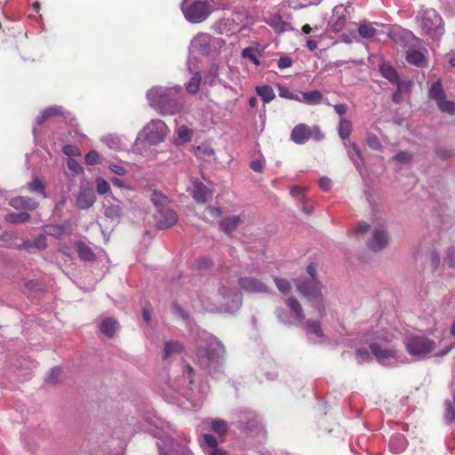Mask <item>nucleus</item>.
I'll return each instance as SVG.
<instances>
[{
    "label": "nucleus",
    "instance_id": "41",
    "mask_svg": "<svg viewBox=\"0 0 455 455\" xmlns=\"http://www.w3.org/2000/svg\"><path fill=\"white\" fill-rule=\"evenodd\" d=\"M322 0H290L289 5L294 9H302L309 5L318 4Z\"/></svg>",
    "mask_w": 455,
    "mask_h": 455
},
{
    "label": "nucleus",
    "instance_id": "48",
    "mask_svg": "<svg viewBox=\"0 0 455 455\" xmlns=\"http://www.w3.org/2000/svg\"><path fill=\"white\" fill-rule=\"evenodd\" d=\"M85 164L88 165H94L100 164V155L95 150H91L89 153L85 155L84 157Z\"/></svg>",
    "mask_w": 455,
    "mask_h": 455
},
{
    "label": "nucleus",
    "instance_id": "12",
    "mask_svg": "<svg viewBox=\"0 0 455 455\" xmlns=\"http://www.w3.org/2000/svg\"><path fill=\"white\" fill-rule=\"evenodd\" d=\"M240 288L245 292L266 293L268 291L267 285L261 280L251 276H242L237 281Z\"/></svg>",
    "mask_w": 455,
    "mask_h": 455
},
{
    "label": "nucleus",
    "instance_id": "44",
    "mask_svg": "<svg viewBox=\"0 0 455 455\" xmlns=\"http://www.w3.org/2000/svg\"><path fill=\"white\" fill-rule=\"evenodd\" d=\"M95 183H96V189H97L98 194L105 195L109 192L110 186L105 179H103L101 177H98L95 180Z\"/></svg>",
    "mask_w": 455,
    "mask_h": 455
},
{
    "label": "nucleus",
    "instance_id": "6",
    "mask_svg": "<svg viewBox=\"0 0 455 455\" xmlns=\"http://www.w3.org/2000/svg\"><path fill=\"white\" fill-rule=\"evenodd\" d=\"M324 138L323 133L317 125L310 127L306 124H299L294 126L291 132V140L296 144H304L312 139L320 141Z\"/></svg>",
    "mask_w": 455,
    "mask_h": 455
},
{
    "label": "nucleus",
    "instance_id": "9",
    "mask_svg": "<svg viewBox=\"0 0 455 455\" xmlns=\"http://www.w3.org/2000/svg\"><path fill=\"white\" fill-rule=\"evenodd\" d=\"M406 347L408 352L411 355H427L433 350L434 341L426 337L415 336L408 339Z\"/></svg>",
    "mask_w": 455,
    "mask_h": 455
},
{
    "label": "nucleus",
    "instance_id": "11",
    "mask_svg": "<svg viewBox=\"0 0 455 455\" xmlns=\"http://www.w3.org/2000/svg\"><path fill=\"white\" fill-rule=\"evenodd\" d=\"M185 17L190 22H200L209 15L208 4L204 2L195 1L183 11Z\"/></svg>",
    "mask_w": 455,
    "mask_h": 455
},
{
    "label": "nucleus",
    "instance_id": "34",
    "mask_svg": "<svg viewBox=\"0 0 455 455\" xmlns=\"http://www.w3.org/2000/svg\"><path fill=\"white\" fill-rule=\"evenodd\" d=\"M429 97L435 100V102L445 97L441 81L438 80L431 85L429 89Z\"/></svg>",
    "mask_w": 455,
    "mask_h": 455
},
{
    "label": "nucleus",
    "instance_id": "51",
    "mask_svg": "<svg viewBox=\"0 0 455 455\" xmlns=\"http://www.w3.org/2000/svg\"><path fill=\"white\" fill-rule=\"evenodd\" d=\"M63 153L68 156H81L79 148L75 145H66L62 148Z\"/></svg>",
    "mask_w": 455,
    "mask_h": 455
},
{
    "label": "nucleus",
    "instance_id": "32",
    "mask_svg": "<svg viewBox=\"0 0 455 455\" xmlns=\"http://www.w3.org/2000/svg\"><path fill=\"white\" fill-rule=\"evenodd\" d=\"M353 124L352 122L346 118H341L338 126L339 136L342 140L347 139L352 132Z\"/></svg>",
    "mask_w": 455,
    "mask_h": 455
},
{
    "label": "nucleus",
    "instance_id": "55",
    "mask_svg": "<svg viewBox=\"0 0 455 455\" xmlns=\"http://www.w3.org/2000/svg\"><path fill=\"white\" fill-rule=\"evenodd\" d=\"M394 83L396 84L397 85V88L396 89H400L402 91V92L403 91H409L410 88L411 87L412 85V82L411 81H409V80H406V81H403V80H401L400 77L398 76V80L397 81H395Z\"/></svg>",
    "mask_w": 455,
    "mask_h": 455
},
{
    "label": "nucleus",
    "instance_id": "36",
    "mask_svg": "<svg viewBox=\"0 0 455 455\" xmlns=\"http://www.w3.org/2000/svg\"><path fill=\"white\" fill-rule=\"evenodd\" d=\"M407 62L420 67L425 62V56L419 51H411L406 55Z\"/></svg>",
    "mask_w": 455,
    "mask_h": 455
},
{
    "label": "nucleus",
    "instance_id": "42",
    "mask_svg": "<svg viewBox=\"0 0 455 455\" xmlns=\"http://www.w3.org/2000/svg\"><path fill=\"white\" fill-rule=\"evenodd\" d=\"M151 201L157 207V209L165 208L169 202L166 196L156 191L152 193Z\"/></svg>",
    "mask_w": 455,
    "mask_h": 455
},
{
    "label": "nucleus",
    "instance_id": "5",
    "mask_svg": "<svg viewBox=\"0 0 455 455\" xmlns=\"http://www.w3.org/2000/svg\"><path fill=\"white\" fill-rule=\"evenodd\" d=\"M422 29L431 36H441L443 32V20L435 9H427L418 16Z\"/></svg>",
    "mask_w": 455,
    "mask_h": 455
},
{
    "label": "nucleus",
    "instance_id": "46",
    "mask_svg": "<svg viewBox=\"0 0 455 455\" xmlns=\"http://www.w3.org/2000/svg\"><path fill=\"white\" fill-rule=\"evenodd\" d=\"M274 281L275 283L276 287L281 292L288 293L291 290V285L288 280L274 277Z\"/></svg>",
    "mask_w": 455,
    "mask_h": 455
},
{
    "label": "nucleus",
    "instance_id": "7",
    "mask_svg": "<svg viewBox=\"0 0 455 455\" xmlns=\"http://www.w3.org/2000/svg\"><path fill=\"white\" fill-rule=\"evenodd\" d=\"M146 140L153 145L163 141L167 134V127L162 120H152L145 127Z\"/></svg>",
    "mask_w": 455,
    "mask_h": 455
},
{
    "label": "nucleus",
    "instance_id": "20",
    "mask_svg": "<svg viewBox=\"0 0 455 455\" xmlns=\"http://www.w3.org/2000/svg\"><path fill=\"white\" fill-rule=\"evenodd\" d=\"M78 257L84 261H93L96 259V255L92 249L83 241H77L75 243Z\"/></svg>",
    "mask_w": 455,
    "mask_h": 455
},
{
    "label": "nucleus",
    "instance_id": "17",
    "mask_svg": "<svg viewBox=\"0 0 455 455\" xmlns=\"http://www.w3.org/2000/svg\"><path fill=\"white\" fill-rule=\"evenodd\" d=\"M96 201L94 191L92 188H85L80 191L76 198V206L81 210L91 208Z\"/></svg>",
    "mask_w": 455,
    "mask_h": 455
},
{
    "label": "nucleus",
    "instance_id": "25",
    "mask_svg": "<svg viewBox=\"0 0 455 455\" xmlns=\"http://www.w3.org/2000/svg\"><path fill=\"white\" fill-rule=\"evenodd\" d=\"M255 90L264 103H269L275 98V92L270 85L257 86Z\"/></svg>",
    "mask_w": 455,
    "mask_h": 455
},
{
    "label": "nucleus",
    "instance_id": "14",
    "mask_svg": "<svg viewBox=\"0 0 455 455\" xmlns=\"http://www.w3.org/2000/svg\"><path fill=\"white\" fill-rule=\"evenodd\" d=\"M210 427L220 436L225 435L228 431V424L225 420L220 419H205L202 422V426L198 427V431H204Z\"/></svg>",
    "mask_w": 455,
    "mask_h": 455
},
{
    "label": "nucleus",
    "instance_id": "23",
    "mask_svg": "<svg viewBox=\"0 0 455 455\" xmlns=\"http://www.w3.org/2000/svg\"><path fill=\"white\" fill-rule=\"evenodd\" d=\"M117 322L113 318H105L100 326V331L108 338H113L117 330Z\"/></svg>",
    "mask_w": 455,
    "mask_h": 455
},
{
    "label": "nucleus",
    "instance_id": "15",
    "mask_svg": "<svg viewBox=\"0 0 455 455\" xmlns=\"http://www.w3.org/2000/svg\"><path fill=\"white\" fill-rule=\"evenodd\" d=\"M8 204L16 210L33 211L39 204L29 196H15L9 200Z\"/></svg>",
    "mask_w": 455,
    "mask_h": 455
},
{
    "label": "nucleus",
    "instance_id": "62",
    "mask_svg": "<svg viewBox=\"0 0 455 455\" xmlns=\"http://www.w3.org/2000/svg\"><path fill=\"white\" fill-rule=\"evenodd\" d=\"M333 108L336 113L340 116L346 115L347 111V106L346 104H337L334 105Z\"/></svg>",
    "mask_w": 455,
    "mask_h": 455
},
{
    "label": "nucleus",
    "instance_id": "18",
    "mask_svg": "<svg viewBox=\"0 0 455 455\" xmlns=\"http://www.w3.org/2000/svg\"><path fill=\"white\" fill-rule=\"evenodd\" d=\"M112 198L116 201L118 204H113L109 201L103 204L104 215L111 220H119L123 214L121 201L117 200L114 196Z\"/></svg>",
    "mask_w": 455,
    "mask_h": 455
},
{
    "label": "nucleus",
    "instance_id": "30",
    "mask_svg": "<svg viewBox=\"0 0 455 455\" xmlns=\"http://www.w3.org/2000/svg\"><path fill=\"white\" fill-rule=\"evenodd\" d=\"M209 189L205 185L202 183H197L195 186V190L193 192V198L201 204H204L207 201V196L209 194Z\"/></svg>",
    "mask_w": 455,
    "mask_h": 455
},
{
    "label": "nucleus",
    "instance_id": "63",
    "mask_svg": "<svg viewBox=\"0 0 455 455\" xmlns=\"http://www.w3.org/2000/svg\"><path fill=\"white\" fill-rule=\"evenodd\" d=\"M219 293L224 298H229L233 294V291L232 289L222 285L219 288Z\"/></svg>",
    "mask_w": 455,
    "mask_h": 455
},
{
    "label": "nucleus",
    "instance_id": "10",
    "mask_svg": "<svg viewBox=\"0 0 455 455\" xmlns=\"http://www.w3.org/2000/svg\"><path fill=\"white\" fill-rule=\"evenodd\" d=\"M370 349L381 364L391 363L393 361H396V350L386 343L373 342L370 345Z\"/></svg>",
    "mask_w": 455,
    "mask_h": 455
},
{
    "label": "nucleus",
    "instance_id": "47",
    "mask_svg": "<svg viewBox=\"0 0 455 455\" xmlns=\"http://www.w3.org/2000/svg\"><path fill=\"white\" fill-rule=\"evenodd\" d=\"M178 136L183 141H189L192 138V131L185 125H181L178 128Z\"/></svg>",
    "mask_w": 455,
    "mask_h": 455
},
{
    "label": "nucleus",
    "instance_id": "27",
    "mask_svg": "<svg viewBox=\"0 0 455 455\" xmlns=\"http://www.w3.org/2000/svg\"><path fill=\"white\" fill-rule=\"evenodd\" d=\"M302 100L308 105H317L323 100V93L318 90L302 92Z\"/></svg>",
    "mask_w": 455,
    "mask_h": 455
},
{
    "label": "nucleus",
    "instance_id": "49",
    "mask_svg": "<svg viewBox=\"0 0 455 455\" xmlns=\"http://www.w3.org/2000/svg\"><path fill=\"white\" fill-rule=\"evenodd\" d=\"M367 144L373 150H381L382 145L379 138L374 134H370L367 137Z\"/></svg>",
    "mask_w": 455,
    "mask_h": 455
},
{
    "label": "nucleus",
    "instance_id": "37",
    "mask_svg": "<svg viewBox=\"0 0 455 455\" xmlns=\"http://www.w3.org/2000/svg\"><path fill=\"white\" fill-rule=\"evenodd\" d=\"M202 76L200 73L196 72L193 75L190 81L187 84V91L188 93L195 94L199 91Z\"/></svg>",
    "mask_w": 455,
    "mask_h": 455
},
{
    "label": "nucleus",
    "instance_id": "26",
    "mask_svg": "<svg viewBox=\"0 0 455 455\" xmlns=\"http://www.w3.org/2000/svg\"><path fill=\"white\" fill-rule=\"evenodd\" d=\"M305 330L306 334L310 338L312 335H315L317 338L323 337V331L321 328L320 323L313 321V320H307L305 323Z\"/></svg>",
    "mask_w": 455,
    "mask_h": 455
},
{
    "label": "nucleus",
    "instance_id": "53",
    "mask_svg": "<svg viewBox=\"0 0 455 455\" xmlns=\"http://www.w3.org/2000/svg\"><path fill=\"white\" fill-rule=\"evenodd\" d=\"M247 418L249 421L244 424V427L250 430H252L253 428H257L259 427V421L256 419V417L253 412H248Z\"/></svg>",
    "mask_w": 455,
    "mask_h": 455
},
{
    "label": "nucleus",
    "instance_id": "40",
    "mask_svg": "<svg viewBox=\"0 0 455 455\" xmlns=\"http://www.w3.org/2000/svg\"><path fill=\"white\" fill-rule=\"evenodd\" d=\"M242 57L250 60L256 66H259L260 64L259 53L257 50L253 48L247 47L243 49L242 52Z\"/></svg>",
    "mask_w": 455,
    "mask_h": 455
},
{
    "label": "nucleus",
    "instance_id": "29",
    "mask_svg": "<svg viewBox=\"0 0 455 455\" xmlns=\"http://www.w3.org/2000/svg\"><path fill=\"white\" fill-rule=\"evenodd\" d=\"M286 305L289 307V308L294 313L295 316L299 320L305 319V315L303 312V308L299 302V300L294 297H289L286 299Z\"/></svg>",
    "mask_w": 455,
    "mask_h": 455
},
{
    "label": "nucleus",
    "instance_id": "52",
    "mask_svg": "<svg viewBox=\"0 0 455 455\" xmlns=\"http://www.w3.org/2000/svg\"><path fill=\"white\" fill-rule=\"evenodd\" d=\"M63 380L61 377V371H52L50 376L46 379L47 384H58Z\"/></svg>",
    "mask_w": 455,
    "mask_h": 455
},
{
    "label": "nucleus",
    "instance_id": "60",
    "mask_svg": "<svg viewBox=\"0 0 455 455\" xmlns=\"http://www.w3.org/2000/svg\"><path fill=\"white\" fill-rule=\"evenodd\" d=\"M206 211L213 218H219L222 214V211H221V209L220 207L208 206L206 208Z\"/></svg>",
    "mask_w": 455,
    "mask_h": 455
},
{
    "label": "nucleus",
    "instance_id": "58",
    "mask_svg": "<svg viewBox=\"0 0 455 455\" xmlns=\"http://www.w3.org/2000/svg\"><path fill=\"white\" fill-rule=\"evenodd\" d=\"M319 187L323 191H329L331 187V180L327 177H323L319 180Z\"/></svg>",
    "mask_w": 455,
    "mask_h": 455
},
{
    "label": "nucleus",
    "instance_id": "31",
    "mask_svg": "<svg viewBox=\"0 0 455 455\" xmlns=\"http://www.w3.org/2000/svg\"><path fill=\"white\" fill-rule=\"evenodd\" d=\"M27 188L30 192H36L40 194L44 198L47 197V194L45 192V184L41 179L37 177L35 178L32 181L28 182Z\"/></svg>",
    "mask_w": 455,
    "mask_h": 455
},
{
    "label": "nucleus",
    "instance_id": "8",
    "mask_svg": "<svg viewBox=\"0 0 455 455\" xmlns=\"http://www.w3.org/2000/svg\"><path fill=\"white\" fill-rule=\"evenodd\" d=\"M52 117H62L64 121L70 125L76 122L75 116L68 111H66L61 106H51L43 110L41 116H37L36 124L42 125Z\"/></svg>",
    "mask_w": 455,
    "mask_h": 455
},
{
    "label": "nucleus",
    "instance_id": "56",
    "mask_svg": "<svg viewBox=\"0 0 455 455\" xmlns=\"http://www.w3.org/2000/svg\"><path fill=\"white\" fill-rule=\"evenodd\" d=\"M277 65L280 69L290 68L292 65V60L288 56L281 57L278 60Z\"/></svg>",
    "mask_w": 455,
    "mask_h": 455
},
{
    "label": "nucleus",
    "instance_id": "16",
    "mask_svg": "<svg viewBox=\"0 0 455 455\" xmlns=\"http://www.w3.org/2000/svg\"><path fill=\"white\" fill-rule=\"evenodd\" d=\"M388 243L386 230L379 228L373 233L372 238L368 241V247L374 251L382 250Z\"/></svg>",
    "mask_w": 455,
    "mask_h": 455
},
{
    "label": "nucleus",
    "instance_id": "45",
    "mask_svg": "<svg viewBox=\"0 0 455 455\" xmlns=\"http://www.w3.org/2000/svg\"><path fill=\"white\" fill-rule=\"evenodd\" d=\"M277 88L279 91V96L281 98L301 102V99L298 95H295L291 92H290L285 86L279 84Z\"/></svg>",
    "mask_w": 455,
    "mask_h": 455
},
{
    "label": "nucleus",
    "instance_id": "35",
    "mask_svg": "<svg viewBox=\"0 0 455 455\" xmlns=\"http://www.w3.org/2000/svg\"><path fill=\"white\" fill-rule=\"evenodd\" d=\"M44 232L45 235L60 238L65 234L66 228L63 225H47L44 228Z\"/></svg>",
    "mask_w": 455,
    "mask_h": 455
},
{
    "label": "nucleus",
    "instance_id": "54",
    "mask_svg": "<svg viewBox=\"0 0 455 455\" xmlns=\"http://www.w3.org/2000/svg\"><path fill=\"white\" fill-rule=\"evenodd\" d=\"M446 422L451 423L455 420V411L452 408L451 402H447V407L444 414Z\"/></svg>",
    "mask_w": 455,
    "mask_h": 455
},
{
    "label": "nucleus",
    "instance_id": "3",
    "mask_svg": "<svg viewBox=\"0 0 455 455\" xmlns=\"http://www.w3.org/2000/svg\"><path fill=\"white\" fill-rule=\"evenodd\" d=\"M147 99L150 106L158 108L163 115H172L180 109L171 89L153 87L148 91Z\"/></svg>",
    "mask_w": 455,
    "mask_h": 455
},
{
    "label": "nucleus",
    "instance_id": "43",
    "mask_svg": "<svg viewBox=\"0 0 455 455\" xmlns=\"http://www.w3.org/2000/svg\"><path fill=\"white\" fill-rule=\"evenodd\" d=\"M203 438V447L204 450H211L212 448L217 447L218 442L217 439L211 434H204L202 435Z\"/></svg>",
    "mask_w": 455,
    "mask_h": 455
},
{
    "label": "nucleus",
    "instance_id": "59",
    "mask_svg": "<svg viewBox=\"0 0 455 455\" xmlns=\"http://www.w3.org/2000/svg\"><path fill=\"white\" fill-rule=\"evenodd\" d=\"M109 169L113 173L120 175V176H123L126 173L125 168L120 164H112L109 165Z\"/></svg>",
    "mask_w": 455,
    "mask_h": 455
},
{
    "label": "nucleus",
    "instance_id": "21",
    "mask_svg": "<svg viewBox=\"0 0 455 455\" xmlns=\"http://www.w3.org/2000/svg\"><path fill=\"white\" fill-rule=\"evenodd\" d=\"M183 350L184 346L180 342L174 340L167 341L164 343L163 358L167 359L172 355H180Z\"/></svg>",
    "mask_w": 455,
    "mask_h": 455
},
{
    "label": "nucleus",
    "instance_id": "2",
    "mask_svg": "<svg viewBox=\"0 0 455 455\" xmlns=\"http://www.w3.org/2000/svg\"><path fill=\"white\" fill-rule=\"evenodd\" d=\"M308 276L304 279L295 281L298 291L309 301L315 302L318 310L323 309L322 284L315 278V265L311 263L307 267Z\"/></svg>",
    "mask_w": 455,
    "mask_h": 455
},
{
    "label": "nucleus",
    "instance_id": "39",
    "mask_svg": "<svg viewBox=\"0 0 455 455\" xmlns=\"http://www.w3.org/2000/svg\"><path fill=\"white\" fill-rule=\"evenodd\" d=\"M436 104L441 111L450 115L455 114V102L447 100L445 97L437 101Z\"/></svg>",
    "mask_w": 455,
    "mask_h": 455
},
{
    "label": "nucleus",
    "instance_id": "57",
    "mask_svg": "<svg viewBox=\"0 0 455 455\" xmlns=\"http://www.w3.org/2000/svg\"><path fill=\"white\" fill-rule=\"evenodd\" d=\"M395 159L398 162L408 163L411 159V155L407 151H400L395 156Z\"/></svg>",
    "mask_w": 455,
    "mask_h": 455
},
{
    "label": "nucleus",
    "instance_id": "61",
    "mask_svg": "<svg viewBox=\"0 0 455 455\" xmlns=\"http://www.w3.org/2000/svg\"><path fill=\"white\" fill-rule=\"evenodd\" d=\"M263 167H264V163H263V161H261L260 159L253 160V161L251 163V168L253 171H255V172H262Z\"/></svg>",
    "mask_w": 455,
    "mask_h": 455
},
{
    "label": "nucleus",
    "instance_id": "4",
    "mask_svg": "<svg viewBox=\"0 0 455 455\" xmlns=\"http://www.w3.org/2000/svg\"><path fill=\"white\" fill-rule=\"evenodd\" d=\"M225 353L224 346L215 338H211L207 347H201L197 355L202 367L215 366Z\"/></svg>",
    "mask_w": 455,
    "mask_h": 455
},
{
    "label": "nucleus",
    "instance_id": "64",
    "mask_svg": "<svg viewBox=\"0 0 455 455\" xmlns=\"http://www.w3.org/2000/svg\"><path fill=\"white\" fill-rule=\"evenodd\" d=\"M206 455H227V453L218 447L212 448L211 450H205Z\"/></svg>",
    "mask_w": 455,
    "mask_h": 455
},
{
    "label": "nucleus",
    "instance_id": "38",
    "mask_svg": "<svg viewBox=\"0 0 455 455\" xmlns=\"http://www.w3.org/2000/svg\"><path fill=\"white\" fill-rule=\"evenodd\" d=\"M377 30L370 23L361 24L358 28V33L363 38H371L375 36Z\"/></svg>",
    "mask_w": 455,
    "mask_h": 455
},
{
    "label": "nucleus",
    "instance_id": "13",
    "mask_svg": "<svg viewBox=\"0 0 455 455\" xmlns=\"http://www.w3.org/2000/svg\"><path fill=\"white\" fill-rule=\"evenodd\" d=\"M158 220L156 228L158 229L169 228L178 222V215L175 211L168 207L157 209Z\"/></svg>",
    "mask_w": 455,
    "mask_h": 455
},
{
    "label": "nucleus",
    "instance_id": "19",
    "mask_svg": "<svg viewBox=\"0 0 455 455\" xmlns=\"http://www.w3.org/2000/svg\"><path fill=\"white\" fill-rule=\"evenodd\" d=\"M241 221L238 215L228 216L220 221V228L223 232L230 234L237 228Z\"/></svg>",
    "mask_w": 455,
    "mask_h": 455
},
{
    "label": "nucleus",
    "instance_id": "50",
    "mask_svg": "<svg viewBox=\"0 0 455 455\" xmlns=\"http://www.w3.org/2000/svg\"><path fill=\"white\" fill-rule=\"evenodd\" d=\"M33 248L37 250H44L47 247L45 235H39L34 241H32Z\"/></svg>",
    "mask_w": 455,
    "mask_h": 455
},
{
    "label": "nucleus",
    "instance_id": "22",
    "mask_svg": "<svg viewBox=\"0 0 455 455\" xmlns=\"http://www.w3.org/2000/svg\"><path fill=\"white\" fill-rule=\"evenodd\" d=\"M190 391L186 393L185 400L180 402V405L186 410L199 408L203 403L201 397H197L193 394L192 388H190Z\"/></svg>",
    "mask_w": 455,
    "mask_h": 455
},
{
    "label": "nucleus",
    "instance_id": "33",
    "mask_svg": "<svg viewBox=\"0 0 455 455\" xmlns=\"http://www.w3.org/2000/svg\"><path fill=\"white\" fill-rule=\"evenodd\" d=\"M379 72L385 78H387L390 82L394 83L395 81L398 80L399 76H398L396 70L395 69V68L393 66H391L388 63H382L379 66Z\"/></svg>",
    "mask_w": 455,
    "mask_h": 455
},
{
    "label": "nucleus",
    "instance_id": "24",
    "mask_svg": "<svg viewBox=\"0 0 455 455\" xmlns=\"http://www.w3.org/2000/svg\"><path fill=\"white\" fill-rule=\"evenodd\" d=\"M390 450L394 453H401L407 447V442L403 435H394L389 442Z\"/></svg>",
    "mask_w": 455,
    "mask_h": 455
},
{
    "label": "nucleus",
    "instance_id": "1",
    "mask_svg": "<svg viewBox=\"0 0 455 455\" xmlns=\"http://www.w3.org/2000/svg\"><path fill=\"white\" fill-rule=\"evenodd\" d=\"M144 430L157 438L160 455H193L186 446L174 442L173 430L159 418H147Z\"/></svg>",
    "mask_w": 455,
    "mask_h": 455
},
{
    "label": "nucleus",
    "instance_id": "28",
    "mask_svg": "<svg viewBox=\"0 0 455 455\" xmlns=\"http://www.w3.org/2000/svg\"><path fill=\"white\" fill-rule=\"evenodd\" d=\"M30 220L28 212H9L4 216V220L11 224L25 223Z\"/></svg>",
    "mask_w": 455,
    "mask_h": 455
}]
</instances>
